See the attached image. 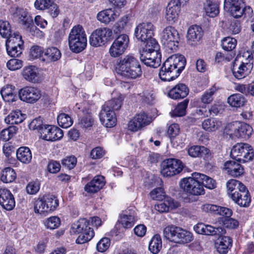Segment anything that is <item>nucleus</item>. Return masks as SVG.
<instances>
[{
  "label": "nucleus",
  "instance_id": "obj_20",
  "mask_svg": "<svg viewBox=\"0 0 254 254\" xmlns=\"http://www.w3.org/2000/svg\"><path fill=\"white\" fill-rule=\"evenodd\" d=\"M35 8L39 10L48 9L53 17H56L59 12L58 6L54 0H36L34 3Z\"/></svg>",
  "mask_w": 254,
  "mask_h": 254
},
{
  "label": "nucleus",
  "instance_id": "obj_31",
  "mask_svg": "<svg viewBox=\"0 0 254 254\" xmlns=\"http://www.w3.org/2000/svg\"><path fill=\"white\" fill-rule=\"evenodd\" d=\"M61 55L57 48L49 47L44 52L43 60L48 63L55 62L60 59Z\"/></svg>",
  "mask_w": 254,
  "mask_h": 254
},
{
  "label": "nucleus",
  "instance_id": "obj_49",
  "mask_svg": "<svg viewBox=\"0 0 254 254\" xmlns=\"http://www.w3.org/2000/svg\"><path fill=\"white\" fill-rule=\"evenodd\" d=\"M44 198L49 212L54 211L58 206L59 200L55 196L46 195L44 196Z\"/></svg>",
  "mask_w": 254,
  "mask_h": 254
},
{
  "label": "nucleus",
  "instance_id": "obj_21",
  "mask_svg": "<svg viewBox=\"0 0 254 254\" xmlns=\"http://www.w3.org/2000/svg\"><path fill=\"white\" fill-rule=\"evenodd\" d=\"M0 204L7 210H12L15 206L13 195L7 189L0 190Z\"/></svg>",
  "mask_w": 254,
  "mask_h": 254
},
{
  "label": "nucleus",
  "instance_id": "obj_10",
  "mask_svg": "<svg viewBox=\"0 0 254 254\" xmlns=\"http://www.w3.org/2000/svg\"><path fill=\"white\" fill-rule=\"evenodd\" d=\"M129 38L126 34L119 36L112 43L109 49V53L112 57L116 58L123 55L129 44Z\"/></svg>",
  "mask_w": 254,
  "mask_h": 254
},
{
  "label": "nucleus",
  "instance_id": "obj_42",
  "mask_svg": "<svg viewBox=\"0 0 254 254\" xmlns=\"http://www.w3.org/2000/svg\"><path fill=\"white\" fill-rule=\"evenodd\" d=\"M162 248V240L159 235H154L151 239L149 245V250L154 254H157L160 251Z\"/></svg>",
  "mask_w": 254,
  "mask_h": 254
},
{
  "label": "nucleus",
  "instance_id": "obj_45",
  "mask_svg": "<svg viewBox=\"0 0 254 254\" xmlns=\"http://www.w3.org/2000/svg\"><path fill=\"white\" fill-rule=\"evenodd\" d=\"M227 188L228 190V193L230 197H231V194H233L235 191H238L243 186H245L240 182L231 179L228 181L227 183Z\"/></svg>",
  "mask_w": 254,
  "mask_h": 254
},
{
  "label": "nucleus",
  "instance_id": "obj_17",
  "mask_svg": "<svg viewBox=\"0 0 254 254\" xmlns=\"http://www.w3.org/2000/svg\"><path fill=\"white\" fill-rule=\"evenodd\" d=\"M161 55L154 50L152 52H140V60L147 66L156 68L161 64Z\"/></svg>",
  "mask_w": 254,
  "mask_h": 254
},
{
  "label": "nucleus",
  "instance_id": "obj_51",
  "mask_svg": "<svg viewBox=\"0 0 254 254\" xmlns=\"http://www.w3.org/2000/svg\"><path fill=\"white\" fill-rule=\"evenodd\" d=\"M23 47L13 45L12 41L9 42L6 46V51L8 55L12 57H18L22 54V50Z\"/></svg>",
  "mask_w": 254,
  "mask_h": 254
},
{
  "label": "nucleus",
  "instance_id": "obj_2",
  "mask_svg": "<svg viewBox=\"0 0 254 254\" xmlns=\"http://www.w3.org/2000/svg\"><path fill=\"white\" fill-rule=\"evenodd\" d=\"M186 60L182 55H174L163 63L159 76L163 81L173 80L177 78L186 65Z\"/></svg>",
  "mask_w": 254,
  "mask_h": 254
},
{
  "label": "nucleus",
  "instance_id": "obj_28",
  "mask_svg": "<svg viewBox=\"0 0 254 254\" xmlns=\"http://www.w3.org/2000/svg\"><path fill=\"white\" fill-rule=\"evenodd\" d=\"M3 99L7 102H13L17 99V91L15 87L11 85L3 86L0 91Z\"/></svg>",
  "mask_w": 254,
  "mask_h": 254
},
{
  "label": "nucleus",
  "instance_id": "obj_30",
  "mask_svg": "<svg viewBox=\"0 0 254 254\" xmlns=\"http://www.w3.org/2000/svg\"><path fill=\"white\" fill-rule=\"evenodd\" d=\"M22 74L24 78L28 81L36 83L39 81L38 70L35 66L30 65L25 67Z\"/></svg>",
  "mask_w": 254,
  "mask_h": 254
},
{
  "label": "nucleus",
  "instance_id": "obj_26",
  "mask_svg": "<svg viewBox=\"0 0 254 254\" xmlns=\"http://www.w3.org/2000/svg\"><path fill=\"white\" fill-rule=\"evenodd\" d=\"M94 123V120L90 112L83 110V115L79 117L77 126L83 130L90 129Z\"/></svg>",
  "mask_w": 254,
  "mask_h": 254
},
{
  "label": "nucleus",
  "instance_id": "obj_38",
  "mask_svg": "<svg viewBox=\"0 0 254 254\" xmlns=\"http://www.w3.org/2000/svg\"><path fill=\"white\" fill-rule=\"evenodd\" d=\"M227 102L231 107L240 108L245 104L246 100L240 94H234L228 98Z\"/></svg>",
  "mask_w": 254,
  "mask_h": 254
},
{
  "label": "nucleus",
  "instance_id": "obj_16",
  "mask_svg": "<svg viewBox=\"0 0 254 254\" xmlns=\"http://www.w3.org/2000/svg\"><path fill=\"white\" fill-rule=\"evenodd\" d=\"M180 0H171L166 8L165 18L169 24H173L177 21L180 11Z\"/></svg>",
  "mask_w": 254,
  "mask_h": 254
},
{
  "label": "nucleus",
  "instance_id": "obj_14",
  "mask_svg": "<svg viewBox=\"0 0 254 254\" xmlns=\"http://www.w3.org/2000/svg\"><path fill=\"white\" fill-rule=\"evenodd\" d=\"M41 137L47 141H55L63 136V130L60 128L50 125H44V129L40 131Z\"/></svg>",
  "mask_w": 254,
  "mask_h": 254
},
{
  "label": "nucleus",
  "instance_id": "obj_8",
  "mask_svg": "<svg viewBox=\"0 0 254 254\" xmlns=\"http://www.w3.org/2000/svg\"><path fill=\"white\" fill-rule=\"evenodd\" d=\"M112 36V31L108 28H98L94 30L89 38V43L93 47L104 45Z\"/></svg>",
  "mask_w": 254,
  "mask_h": 254
},
{
  "label": "nucleus",
  "instance_id": "obj_36",
  "mask_svg": "<svg viewBox=\"0 0 254 254\" xmlns=\"http://www.w3.org/2000/svg\"><path fill=\"white\" fill-rule=\"evenodd\" d=\"M24 120V116L20 110H16L10 113L4 119L7 124L14 125L21 123Z\"/></svg>",
  "mask_w": 254,
  "mask_h": 254
},
{
  "label": "nucleus",
  "instance_id": "obj_64",
  "mask_svg": "<svg viewBox=\"0 0 254 254\" xmlns=\"http://www.w3.org/2000/svg\"><path fill=\"white\" fill-rule=\"evenodd\" d=\"M175 228H176V226L173 225L166 227L163 230V237L166 239L173 242L175 231Z\"/></svg>",
  "mask_w": 254,
  "mask_h": 254
},
{
  "label": "nucleus",
  "instance_id": "obj_18",
  "mask_svg": "<svg viewBox=\"0 0 254 254\" xmlns=\"http://www.w3.org/2000/svg\"><path fill=\"white\" fill-rule=\"evenodd\" d=\"M224 8L235 18L240 17L244 13V8L238 0H225Z\"/></svg>",
  "mask_w": 254,
  "mask_h": 254
},
{
  "label": "nucleus",
  "instance_id": "obj_27",
  "mask_svg": "<svg viewBox=\"0 0 254 254\" xmlns=\"http://www.w3.org/2000/svg\"><path fill=\"white\" fill-rule=\"evenodd\" d=\"M119 13L109 8L99 12L97 15V19L101 22L108 24L114 21L119 16Z\"/></svg>",
  "mask_w": 254,
  "mask_h": 254
},
{
  "label": "nucleus",
  "instance_id": "obj_9",
  "mask_svg": "<svg viewBox=\"0 0 254 254\" xmlns=\"http://www.w3.org/2000/svg\"><path fill=\"white\" fill-rule=\"evenodd\" d=\"M161 42L171 50L175 49L179 43L180 36L177 30L173 27H166L161 35Z\"/></svg>",
  "mask_w": 254,
  "mask_h": 254
},
{
  "label": "nucleus",
  "instance_id": "obj_63",
  "mask_svg": "<svg viewBox=\"0 0 254 254\" xmlns=\"http://www.w3.org/2000/svg\"><path fill=\"white\" fill-rule=\"evenodd\" d=\"M76 163L77 159L74 156L67 157L62 161V165L69 170L73 169L75 166Z\"/></svg>",
  "mask_w": 254,
  "mask_h": 254
},
{
  "label": "nucleus",
  "instance_id": "obj_43",
  "mask_svg": "<svg viewBox=\"0 0 254 254\" xmlns=\"http://www.w3.org/2000/svg\"><path fill=\"white\" fill-rule=\"evenodd\" d=\"M16 178V174L14 170L10 167L4 168L1 173L0 179L5 183L13 182Z\"/></svg>",
  "mask_w": 254,
  "mask_h": 254
},
{
  "label": "nucleus",
  "instance_id": "obj_53",
  "mask_svg": "<svg viewBox=\"0 0 254 254\" xmlns=\"http://www.w3.org/2000/svg\"><path fill=\"white\" fill-rule=\"evenodd\" d=\"M44 224L47 229H55L60 226L61 219L57 216H52L46 219Z\"/></svg>",
  "mask_w": 254,
  "mask_h": 254
},
{
  "label": "nucleus",
  "instance_id": "obj_6",
  "mask_svg": "<svg viewBox=\"0 0 254 254\" xmlns=\"http://www.w3.org/2000/svg\"><path fill=\"white\" fill-rule=\"evenodd\" d=\"M230 155L238 162L246 163L253 160L254 150L248 143H238L233 146Z\"/></svg>",
  "mask_w": 254,
  "mask_h": 254
},
{
  "label": "nucleus",
  "instance_id": "obj_60",
  "mask_svg": "<svg viewBox=\"0 0 254 254\" xmlns=\"http://www.w3.org/2000/svg\"><path fill=\"white\" fill-rule=\"evenodd\" d=\"M29 128L32 130L37 129L40 133V131L44 129V125L43 124V120L41 117L33 120L29 125Z\"/></svg>",
  "mask_w": 254,
  "mask_h": 254
},
{
  "label": "nucleus",
  "instance_id": "obj_62",
  "mask_svg": "<svg viewBox=\"0 0 254 254\" xmlns=\"http://www.w3.org/2000/svg\"><path fill=\"white\" fill-rule=\"evenodd\" d=\"M22 61L16 59H12L9 60L6 66L10 70H16L20 69L23 65Z\"/></svg>",
  "mask_w": 254,
  "mask_h": 254
},
{
  "label": "nucleus",
  "instance_id": "obj_12",
  "mask_svg": "<svg viewBox=\"0 0 254 254\" xmlns=\"http://www.w3.org/2000/svg\"><path fill=\"white\" fill-rule=\"evenodd\" d=\"M226 129L232 131L228 133L230 135H233L238 138L244 139L249 138L252 135L253 130L252 127L247 124H242L238 127H236L233 124H229L226 127Z\"/></svg>",
  "mask_w": 254,
  "mask_h": 254
},
{
  "label": "nucleus",
  "instance_id": "obj_57",
  "mask_svg": "<svg viewBox=\"0 0 254 254\" xmlns=\"http://www.w3.org/2000/svg\"><path fill=\"white\" fill-rule=\"evenodd\" d=\"M179 241L177 243L185 244L191 242L193 239L192 234L184 229H182V231L179 235Z\"/></svg>",
  "mask_w": 254,
  "mask_h": 254
},
{
  "label": "nucleus",
  "instance_id": "obj_5",
  "mask_svg": "<svg viewBox=\"0 0 254 254\" xmlns=\"http://www.w3.org/2000/svg\"><path fill=\"white\" fill-rule=\"evenodd\" d=\"M89 223L85 218H82L74 223L71 229L75 233L79 234L76 242L78 244H84L90 241L94 236L92 228L88 227Z\"/></svg>",
  "mask_w": 254,
  "mask_h": 254
},
{
  "label": "nucleus",
  "instance_id": "obj_58",
  "mask_svg": "<svg viewBox=\"0 0 254 254\" xmlns=\"http://www.w3.org/2000/svg\"><path fill=\"white\" fill-rule=\"evenodd\" d=\"M223 229L220 227H214L209 225H205L204 235H220L223 233Z\"/></svg>",
  "mask_w": 254,
  "mask_h": 254
},
{
  "label": "nucleus",
  "instance_id": "obj_22",
  "mask_svg": "<svg viewBox=\"0 0 254 254\" xmlns=\"http://www.w3.org/2000/svg\"><path fill=\"white\" fill-rule=\"evenodd\" d=\"M99 117L102 124L107 127H112L116 125L117 118L114 111L102 108Z\"/></svg>",
  "mask_w": 254,
  "mask_h": 254
},
{
  "label": "nucleus",
  "instance_id": "obj_11",
  "mask_svg": "<svg viewBox=\"0 0 254 254\" xmlns=\"http://www.w3.org/2000/svg\"><path fill=\"white\" fill-rule=\"evenodd\" d=\"M20 99L24 102L33 103L41 97V91L32 86H26L19 91Z\"/></svg>",
  "mask_w": 254,
  "mask_h": 254
},
{
  "label": "nucleus",
  "instance_id": "obj_4",
  "mask_svg": "<svg viewBox=\"0 0 254 254\" xmlns=\"http://www.w3.org/2000/svg\"><path fill=\"white\" fill-rule=\"evenodd\" d=\"M68 45L71 51L78 53L85 49L87 38L83 28L78 25L74 26L68 35Z\"/></svg>",
  "mask_w": 254,
  "mask_h": 254
},
{
  "label": "nucleus",
  "instance_id": "obj_35",
  "mask_svg": "<svg viewBox=\"0 0 254 254\" xmlns=\"http://www.w3.org/2000/svg\"><path fill=\"white\" fill-rule=\"evenodd\" d=\"M202 36L201 28L199 26L193 25L188 31L187 38L189 41H198Z\"/></svg>",
  "mask_w": 254,
  "mask_h": 254
},
{
  "label": "nucleus",
  "instance_id": "obj_50",
  "mask_svg": "<svg viewBox=\"0 0 254 254\" xmlns=\"http://www.w3.org/2000/svg\"><path fill=\"white\" fill-rule=\"evenodd\" d=\"M237 45V40L233 38L227 37L221 41L222 48L227 51H231L234 49Z\"/></svg>",
  "mask_w": 254,
  "mask_h": 254
},
{
  "label": "nucleus",
  "instance_id": "obj_47",
  "mask_svg": "<svg viewBox=\"0 0 254 254\" xmlns=\"http://www.w3.org/2000/svg\"><path fill=\"white\" fill-rule=\"evenodd\" d=\"M118 221L124 228H130L134 225L135 218L131 214H122Z\"/></svg>",
  "mask_w": 254,
  "mask_h": 254
},
{
  "label": "nucleus",
  "instance_id": "obj_25",
  "mask_svg": "<svg viewBox=\"0 0 254 254\" xmlns=\"http://www.w3.org/2000/svg\"><path fill=\"white\" fill-rule=\"evenodd\" d=\"M189 90L187 86L182 83L178 84L168 93V96L173 99H178L186 97L189 94Z\"/></svg>",
  "mask_w": 254,
  "mask_h": 254
},
{
  "label": "nucleus",
  "instance_id": "obj_37",
  "mask_svg": "<svg viewBox=\"0 0 254 254\" xmlns=\"http://www.w3.org/2000/svg\"><path fill=\"white\" fill-rule=\"evenodd\" d=\"M19 19V22L25 28H28L33 24V19L27 12L23 9L17 10L16 13Z\"/></svg>",
  "mask_w": 254,
  "mask_h": 254
},
{
  "label": "nucleus",
  "instance_id": "obj_48",
  "mask_svg": "<svg viewBox=\"0 0 254 254\" xmlns=\"http://www.w3.org/2000/svg\"><path fill=\"white\" fill-rule=\"evenodd\" d=\"M145 45L143 47L142 51L141 52H152L154 50L156 52L159 51V45L156 40L151 38L146 41H144Z\"/></svg>",
  "mask_w": 254,
  "mask_h": 254
},
{
  "label": "nucleus",
  "instance_id": "obj_52",
  "mask_svg": "<svg viewBox=\"0 0 254 254\" xmlns=\"http://www.w3.org/2000/svg\"><path fill=\"white\" fill-rule=\"evenodd\" d=\"M59 125L63 128H67L72 124L71 118L67 114L62 113L57 118Z\"/></svg>",
  "mask_w": 254,
  "mask_h": 254
},
{
  "label": "nucleus",
  "instance_id": "obj_56",
  "mask_svg": "<svg viewBox=\"0 0 254 254\" xmlns=\"http://www.w3.org/2000/svg\"><path fill=\"white\" fill-rule=\"evenodd\" d=\"M7 38V39L6 41V46L7 45L9 42L12 41L13 45H18V46L23 47L24 42L22 40L21 36L19 35L18 32H14L13 34H11Z\"/></svg>",
  "mask_w": 254,
  "mask_h": 254
},
{
  "label": "nucleus",
  "instance_id": "obj_23",
  "mask_svg": "<svg viewBox=\"0 0 254 254\" xmlns=\"http://www.w3.org/2000/svg\"><path fill=\"white\" fill-rule=\"evenodd\" d=\"M224 168L229 175L233 177L240 176L244 173L243 167L240 163L234 160L225 162Z\"/></svg>",
  "mask_w": 254,
  "mask_h": 254
},
{
  "label": "nucleus",
  "instance_id": "obj_46",
  "mask_svg": "<svg viewBox=\"0 0 254 254\" xmlns=\"http://www.w3.org/2000/svg\"><path fill=\"white\" fill-rule=\"evenodd\" d=\"M189 100L185 99L178 105L175 109L170 113L172 117H182L186 115V108Z\"/></svg>",
  "mask_w": 254,
  "mask_h": 254
},
{
  "label": "nucleus",
  "instance_id": "obj_3",
  "mask_svg": "<svg viewBox=\"0 0 254 254\" xmlns=\"http://www.w3.org/2000/svg\"><path fill=\"white\" fill-rule=\"evenodd\" d=\"M117 72L128 78H136L142 74L141 66L137 59L131 55L121 59L116 67Z\"/></svg>",
  "mask_w": 254,
  "mask_h": 254
},
{
  "label": "nucleus",
  "instance_id": "obj_55",
  "mask_svg": "<svg viewBox=\"0 0 254 254\" xmlns=\"http://www.w3.org/2000/svg\"><path fill=\"white\" fill-rule=\"evenodd\" d=\"M11 26L7 21L0 20V34L3 38L8 37L11 34Z\"/></svg>",
  "mask_w": 254,
  "mask_h": 254
},
{
  "label": "nucleus",
  "instance_id": "obj_39",
  "mask_svg": "<svg viewBox=\"0 0 254 254\" xmlns=\"http://www.w3.org/2000/svg\"><path fill=\"white\" fill-rule=\"evenodd\" d=\"M232 244V240L229 237H222L219 243L216 245L217 252L221 254H226Z\"/></svg>",
  "mask_w": 254,
  "mask_h": 254
},
{
  "label": "nucleus",
  "instance_id": "obj_32",
  "mask_svg": "<svg viewBox=\"0 0 254 254\" xmlns=\"http://www.w3.org/2000/svg\"><path fill=\"white\" fill-rule=\"evenodd\" d=\"M204 9L206 14L211 17H215L219 13V4L215 0H205Z\"/></svg>",
  "mask_w": 254,
  "mask_h": 254
},
{
  "label": "nucleus",
  "instance_id": "obj_7",
  "mask_svg": "<svg viewBox=\"0 0 254 254\" xmlns=\"http://www.w3.org/2000/svg\"><path fill=\"white\" fill-rule=\"evenodd\" d=\"M183 169V165L180 160L169 158L162 162L160 172L164 177H171L180 173Z\"/></svg>",
  "mask_w": 254,
  "mask_h": 254
},
{
  "label": "nucleus",
  "instance_id": "obj_15",
  "mask_svg": "<svg viewBox=\"0 0 254 254\" xmlns=\"http://www.w3.org/2000/svg\"><path fill=\"white\" fill-rule=\"evenodd\" d=\"M231 198L241 207H248L251 201L250 194L246 186H242V188L238 191L231 194Z\"/></svg>",
  "mask_w": 254,
  "mask_h": 254
},
{
  "label": "nucleus",
  "instance_id": "obj_41",
  "mask_svg": "<svg viewBox=\"0 0 254 254\" xmlns=\"http://www.w3.org/2000/svg\"><path fill=\"white\" fill-rule=\"evenodd\" d=\"M123 100V97L120 95L116 98H113L105 103L102 108L108 110L115 111L118 110L122 106Z\"/></svg>",
  "mask_w": 254,
  "mask_h": 254
},
{
  "label": "nucleus",
  "instance_id": "obj_19",
  "mask_svg": "<svg viewBox=\"0 0 254 254\" xmlns=\"http://www.w3.org/2000/svg\"><path fill=\"white\" fill-rule=\"evenodd\" d=\"M252 68V64L243 62L239 64L237 61L234 63L232 71L235 77L238 79H242L251 72Z\"/></svg>",
  "mask_w": 254,
  "mask_h": 254
},
{
  "label": "nucleus",
  "instance_id": "obj_24",
  "mask_svg": "<svg viewBox=\"0 0 254 254\" xmlns=\"http://www.w3.org/2000/svg\"><path fill=\"white\" fill-rule=\"evenodd\" d=\"M104 179L103 176H95L89 183L85 185L84 187L85 191L92 193L97 192L104 186Z\"/></svg>",
  "mask_w": 254,
  "mask_h": 254
},
{
  "label": "nucleus",
  "instance_id": "obj_44",
  "mask_svg": "<svg viewBox=\"0 0 254 254\" xmlns=\"http://www.w3.org/2000/svg\"><path fill=\"white\" fill-rule=\"evenodd\" d=\"M216 91L217 89L215 86H212L205 91L200 98L201 102L204 104L211 103L214 99L213 96Z\"/></svg>",
  "mask_w": 254,
  "mask_h": 254
},
{
  "label": "nucleus",
  "instance_id": "obj_33",
  "mask_svg": "<svg viewBox=\"0 0 254 254\" xmlns=\"http://www.w3.org/2000/svg\"><path fill=\"white\" fill-rule=\"evenodd\" d=\"M17 159L24 164H28L32 159L31 150L28 147H21L16 152Z\"/></svg>",
  "mask_w": 254,
  "mask_h": 254
},
{
  "label": "nucleus",
  "instance_id": "obj_54",
  "mask_svg": "<svg viewBox=\"0 0 254 254\" xmlns=\"http://www.w3.org/2000/svg\"><path fill=\"white\" fill-rule=\"evenodd\" d=\"M34 211L35 213H38L49 212L47 206H46L44 196L42 198L37 199L35 201Z\"/></svg>",
  "mask_w": 254,
  "mask_h": 254
},
{
  "label": "nucleus",
  "instance_id": "obj_13",
  "mask_svg": "<svg viewBox=\"0 0 254 254\" xmlns=\"http://www.w3.org/2000/svg\"><path fill=\"white\" fill-rule=\"evenodd\" d=\"M154 30V26L151 23H142L135 28V35L137 39L144 42L152 37Z\"/></svg>",
  "mask_w": 254,
  "mask_h": 254
},
{
  "label": "nucleus",
  "instance_id": "obj_61",
  "mask_svg": "<svg viewBox=\"0 0 254 254\" xmlns=\"http://www.w3.org/2000/svg\"><path fill=\"white\" fill-rule=\"evenodd\" d=\"M110 245V239L108 238H103L97 243L96 248L98 252L103 253L108 250Z\"/></svg>",
  "mask_w": 254,
  "mask_h": 254
},
{
  "label": "nucleus",
  "instance_id": "obj_1",
  "mask_svg": "<svg viewBox=\"0 0 254 254\" xmlns=\"http://www.w3.org/2000/svg\"><path fill=\"white\" fill-rule=\"evenodd\" d=\"M180 186L185 192L193 195H200L205 193L204 187L213 189L216 188V183L211 178L203 174L194 172L190 177L182 179Z\"/></svg>",
  "mask_w": 254,
  "mask_h": 254
},
{
  "label": "nucleus",
  "instance_id": "obj_34",
  "mask_svg": "<svg viewBox=\"0 0 254 254\" xmlns=\"http://www.w3.org/2000/svg\"><path fill=\"white\" fill-rule=\"evenodd\" d=\"M221 123L215 118H209L205 120L202 123V127L206 131H214L221 127Z\"/></svg>",
  "mask_w": 254,
  "mask_h": 254
},
{
  "label": "nucleus",
  "instance_id": "obj_40",
  "mask_svg": "<svg viewBox=\"0 0 254 254\" xmlns=\"http://www.w3.org/2000/svg\"><path fill=\"white\" fill-rule=\"evenodd\" d=\"M209 150L207 148L201 146H193L189 148L188 152L190 156L193 157H204L208 155Z\"/></svg>",
  "mask_w": 254,
  "mask_h": 254
},
{
  "label": "nucleus",
  "instance_id": "obj_59",
  "mask_svg": "<svg viewBox=\"0 0 254 254\" xmlns=\"http://www.w3.org/2000/svg\"><path fill=\"white\" fill-rule=\"evenodd\" d=\"M133 118L140 125L142 128L148 125L151 122L150 118L144 113H141L136 115Z\"/></svg>",
  "mask_w": 254,
  "mask_h": 254
},
{
  "label": "nucleus",
  "instance_id": "obj_29",
  "mask_svg": "<svg viewBox=\"0 0 254 254\" xmlns=\"http://www.w3.org/2000/svg\"><path fill=\"white\" fill-rule=\"evenodd\" d=\"M179 203L170 197H167L163 202L155 205L156 210L163 213L169 211L170 209H173L179 206Z\"/></svg>",
  "mask_w": 254,
  "mask_h": 254
}]
</instances>
